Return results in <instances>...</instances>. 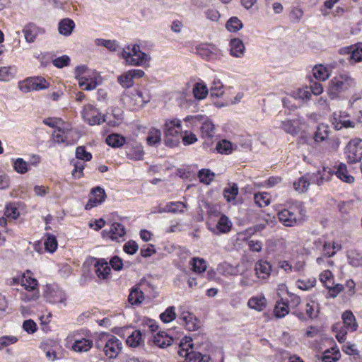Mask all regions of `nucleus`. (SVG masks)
<instances>
[{
	"mask_svg": "<svg viewBox=\"0 0 362 362\" xmlns=\"http://www.w3.org/2000/svg\"><path fill=\"white\" fill-rule=\"evenodd\" d=\"M305 209L301 202L296 201L288 209L281 210L278 213L279 221L284 226L293 227L303 223L305 220Z\"/></svg>",
	"mask_w": 362,
	"mask_h": 362,
	"instance_id": "nucleus-1",
	"label": "nucleus"
},
{
	"mask_svg": "<svg viewBox=\"0 0 362 362\" xmlns=\"http://www.w3.org/2000/svg\"><path fill=\"white\" fill-rule=\"evenodd\" d=\"M194 344L191 337H185L179 344L177 354L183 360L177 362H211V357L208 355H202L199 352L193 350Z\"/></svg>",
	"mask_w": 362,
	"mask_h": 362,
	"instance_id": "nucleus-2",
	"label": "nucleus"
},
{
	"mask_svg": "<svg viewBox=\"0 0 362 362\" xmlns=\"http://www.w3.org/2000/svg\"><path fill=\"white\" fill-rule=\"evenodd\" d=\"M356 84L354 79L348 74H341L332 78L327 88V93L332 100L339 97L342 92L354 86Z\"/></svg>",
	"mask_w": 362,
	"mask_h": 362,
	"instance_id": "nucleus-3",
	"label": "nucleus"
},
{
	"mask_svg": "<svg viewBox=\"0 0 362 362\" xmlns=\"http://www.w3.org/2000/svg\"><path fill=\"white\" fill-rule=\"evenodd\" d=\"M96 347L102 349L105 355L112 359L117 358L122 350V344L116 337L105 334L96 342Z\"/></svg>",
	"mask_w": 362,
	"mask_h": 362,
	"instance_id": "nucleus-4",
	"label": "nucleus"
},
{
	"mask_svg": "<svg viewBox=\"0 0 362 362\" xmlns=\"http://www.w3.org/2000/svg\"><path fill=\"white\" fill-rule=\"evenodd\" d=\"M122 57L126 62L132 66H141L147 61V54L141 51L138 45H134L132 48L129 46L123 49Z\"/></svg>",
	"mask_w": 362,
	"mask_h": 362,
	"instance_id": "nucleus-5",
	"label": "nucleus"
},
{
	"mask_svg": "<svg viewBox=\"0 0 362 362\" xmlns=\"http://www.w3.org/2000/svg\"><path fill=\"white\" fill-rule=\"evenodd\" d=\"M344 154L349 164L360 162L362 158V139H351L345 147Z\"/></svg>",
	"mask_w": 362,
	"mask_h": 362,
	"instance_id": "nucleus-6",
	"label": "nucleus"
},
{
	"mask_svg": "<svg viewBox=\"0 0 362 362\" xmlns=\"http://www.w3.org/2000/svg\"><path fill=\"white\" fill-rule=\"evenodd\" d=\"M123 100L130 108L136 109L143 107L150 100V98L148 95L144 96L141 90L134 89L130 93H125Z\"/></svg>",
	"mask_w": 362,
	"mask_h": 362,
	"instance_id": "nucleus-7",
	"label": "nucleus"
},
{
	"mask_svg": "<svg viewBox=\"0 0 362 362\" xmlns=\"http://www.w3.org/2000/svg\"><path fill=\"white\" fill-rule=\"evenodd\" d=\"M83 117L90 125L100 124L105 121V118L101 117L98 110L92 105L85 106L83 111Z\"/></svg>",
	"mask_w": 362,
	"mask_h": 362,
	"instance_id": "nucleus-8",
	"label": "nucleus"
},
{
	"mask_svg": "<svg viewBox=\"0 0 362 362\" xmlns=\"http://www.w3.org/2000/svg\"><path fill=\"white\" fill-rule=\"evenodd\" d=\"M105 198L106 194L104 189L100 187L93 188L90 191V197L85 206V209L86 210L91 209L105 202Z\"/></svg>",
	"mask_w": 362,
	"mask_h": 362,
	"instance_id": "nucleus-9",
	"label": "nucleus"
},
{
	"mask_svg": "<svg viewBox=\"0 0 362 362\" xmlns=\"http://www.w3.org/2000/svg\"><path fill=\"white\" fill-rule=\"evenodd\" d=\"M180 324L189 331H194L199 329V323L197 317L188 311H183L179 315Z\"/></svg>",
	"mask_w": 362,
	"mask_h": 362,
	"instance_id": "nucleus-10",
	"label": "nucleus"
},
{
	"mask_svg": "<svg viewBox=\"0 0 362 362\" xmlns=\"http://www.w3.org/2000/svg\"><path fill=\"white\" fill-rule=\"evenodd\" d=\"M145 283L140 282L139 284L131 288L129 295L128 296V302L131 305H139L144 300V296L143 287L145 286Z\"/></svg>",
	"mask_w": 362,
	"mask_h": 362,
	"instance_id": "nucleus-11",
	"label": "nucleus"
},
{
	"mask_svg": "<svg viewBox=\"0 0 362 362\" xmlns=\"http://www.w3.org/2000/svg\"><path fill=\"white\" fill-rule=\"evenodd\" d=\"M255 274L258 278L265 279L270 275L272 271V265L266 260L259 259L255 264Z\"/></svg>",
	"mask_w": 362,
	"mask_h": 362,
	"instance_id": "nucleus-12",
	"label": "nucleus"
},
{
	"mask_svg": "<svg viewBox=\"0 0 362 362\" xmlns=\"http://www.w3.org/2000/svg\"><path fill=\"white\" fill-rule=\"evenodd\" d=\"M181 130L180 120L177 119H168L165 123V136H174L180 134Z\"/></svg>",
	"mask_w": 362,
	"mask_h": 362,
	"instance_id": "nucleus-13",
	"label": "nucleus"
},
{
	"mask_svg": "<svg viewBox=\"0 0 362 362\" xmlns=\"http://www.w3.org/2000/svg\"><path fill=\"white\" fill-rule=\"evenodd\" d=\"M146 335V329L143 332L140 329L134 330L127 339V344L132 347H137L144 343V336Z\"/></svg>",
	"mask_w": 362,
	"mask_h": 362,
	"instance_id": "nucleus-14",
	"label": "nucleus"
},
{
	"mask_svg": "<svg viewBox=\"0 0 362 362\" xmlns=\"http://www.w3.org/2000/svg\"><path fill=\"white\" fill-rule=\"evenodd\" d=\"M209 92V88L202 81L195 83L192 88L194 97L199 100L204 99L208 95Z\"/></svg>",
	"mask_w": 362,
	"mask_h": 362,
	"instance_id": "nucleus-15",
	"label": "nucleus"
},
{
	"mask_svg": "<svg viewBox=\"0 0 362 362\" xmlns=\"http://www.w3.org/2000/svg\"><path fill=\"white\" fill-rule=\"evenodd\" d=\"M173 341V339L164 332H159L153 337V343L162 349L170 346Z\"/></svg>",
	"mask_w": 362,
	"mask_h": 362,
	"instance_id": "nucleus-16",
	"label": "nucleus"
},
{
	"mask_svg": "<svg viewBox=\"0 0 362 362\" xmlns=\"http://www.w3.org/2000/svg\"><path fill=\"white\" fill-rule=\"evenodd\" d=\"M39 28L33 23L27 24L23 30L25 40L29 43L33 42L39 33Z\"/></svg>",
	"mask_w": 362,
	"mask_h": 362,
	"instance_id": "nucleus-17",
	"label": "nucleus"
},
{
	"mask_svg": "<svg viewBox=\"0 0 362 362\" xmlns=\"http://www.w3.org/2000/svg\"><path fill=\"white\" fill-rule=\"evenodd\" d=\"M95 272L100 279H106L110 272L108 263L103 259H98L95 264Z\"/></svg>",
	"mask_w": 362,
	"mask_h": 362,
	"instance_id": "nucleus-18",
	"label": "nucleus"
},
{
	"mask_svg": "<svg viewBox=\"0 0 362 362\" xmlns=\"http://www.w3.org/2000/svg\"><path fill=\"white\" fill-rule=\"evenodd\" d=\"M230 54L233 57H240L245 52V45L243 41L238 38L232 39L230 41Z\"/></svg>",
	"mask_w": 362,
	"mask_h": 362,
	"instance_id": "nucleus-19",
	"label": "nucleus"
},
{
	"mask_svg": "<svg viewBox=\"0 0 362 362\" xmlns=\"http://www.w3.org/2000/svg\"><path fill=\"white\" fill-rule=\"evenodd\" d=\"M342 320L344 327L351 330L355 331L357 329L358 324L356 322L355 316L350 310H346L342 314Z\"/></svg>",
	"mask_w": 362,
	"mask_h": 362,
	"instance_id": "nucleus-20",
	"label": "nucleus"
},
{
	"mask_svg": "<svg viewBox=\"0 0 362 362\" xmlns=\"http://www.w3.org/2000/svg\"><path fill=\"white\" fill-rule=\"evenodd\" d=\"M45 296L47 300L52 303H64L66 300V294L60 290L47 292Z\"/></svg>",
	"mask_w": 362,
	"mask_h": 362,
	"instance_id": "nucleus-21",
	"label": "nucleus"
},
{
	"mask_svg": "<svg viewBox=\"0 0 362 362\" xmlns=\"http://www.w3.org/2000/svg\"><path fill=\"white\" fill-rule=\"evenodd\" d=\"M75 27L74 22L69 18H64L59 23V32L61 35L69 36L71 34Z\"/></svg>",
	"mask_w": 362,
	"mask_h": 362,
	"instance_id": "nucleus-22",
	"label": "nucleus"
},
{
	"mask_svg": "<svg viewBox=\"0 0 362 362\" xmlns=\"http://www.w3.org/2000/svg\"><path fill=\"white\" fill-rule=\"evenodd\" d=\"M93 346V341L88 339H77L72 345V349L76 352H86Z\"/></svg>",
	"mask_w": 362,
	"mask_h": 362,
	"instance_id": "nucleus-23",
	"label": "nucleus"
},
{
	"mask_svg": "<svg viewBox=\"0 0 362 362\" xmlns=\"http://www.w3.org/2000/svg\"><path fill=\"white\" fill-rule=\"evenodd\" d=\"M31 272L30 270H27L25 274H23L21 281L22 286H25V288L28 291H34L37 286V281L30 276Z\"/></svg>",
	"mask_w": 362,
	"mask_h": 362,
	"instance_id": "nucleus-24",
	"label": "nucleus"
},
{
	"mask_svg": "<svg viewBox=\"0 0 362 362\" xmlns=\"http://www.w3.org/2000/svg\"><path fill=\"white\" fill-rule=\"evenodd\" d=\"M335 174L338 178L346 183H352L354 181V177L348 174L347 167L344 163L339 165Z\"/></svg>",
	"mask_w": 362,
	"mask_h": 362,
	"instance_id": "nucleus-25",
	"label": "nucleus"
},
{
	"mask_svg": "<svg viewBox=\"0 0 362 362\" xmlns=\"http://www.w3.org/2000/svg\"><path fill=\"white\" fill-rule=\"evenodd\" d=\"M161 141V132L160 130L151 128L146 137L147 144L149 146H157L160 144Z\"/></svg>",
	"mask_w": 362,
	"mask_h": 362,
	"instance_id": "nucleus-26",
	"label": "nucleus"
},
{
	"mask_svg": "<svg viewBox=\"0 0 362 362\" xmlns=\"http://www.w3.org/2000/svg\"><path fill=\"white\" fill-rule=\"evenodd\" d=\"M109 233L110 238L113 240H118L119 238L125 235L124 226L119 223H113L110 227Z\"/></svg>",
	"mask_w": 362,
	"mask_h": 362,
	"instance_id": "nucleus-27",
	"label": "nucleus"
},
{
	"mask_svg": "<svg viewBox=\"0 0 362 362\" xmlns=\"http://www.w3.org/2000/svg\"><path fill=\"white\" fill-rule=\"evenodd\" d=\"M329 127L324 124L318 125L313 138L315 142H322L326 140L329 136Z\"/></svg>",
	"mask_w": 362,
	"mask_h": 362,
	"instance_id": "nucleus-28",
	"label": "nucleus"
},
{
	"mask_svg": "<svg viewBox=\"0 0 362 362\" xmlns=\"http://www.w3.org/2000/svg\"><path fill=\"white\" fill-rule=\"evenodd\" d=\"M125 141V138L118 134H111L106 138V143L113 148L122 146Z\"/></svg>",
	"mask_w": 362,
	"mask_h": 362,
	"instance_id": "nucleus-29",
	"label": "nucleus"
},
{
	"mask_svg": "<svg viewBox=\"0 0 362 362\" xmlns=\"http://www.w3.org/2000/svg\"><path fill=\"white\" fill-rule=\"evenodd\" d=\"M209 90L212 98H219L224 93V86L219 79H214Z\"/></svg>",
	"mask_w": 362,
	"mask_h": 362,
	"instance_id": "nucleus-30",
	"label": "nucleus"
},
{
	"mask_svg": "<svg viewBox=\"0 0 362 362\" xmlns=\"http://www.w3.org/2000/svg\"><path fill=\"white\" fill-rule=\"evenodd\" d=\"M232 227V223L226 215H221L217 224L216 229L220 233L229 232Z\"/></svg>",
	"mask_w": 362,
	"mask_h": 362,
	"instance_id": "nucleus-31",
	"label": "nucleus"
},
{
	"mask_svg": "<svg viewBox=\"0 0 362 362\" xmlns=\"http://www.w3.org/2000/svg\"><path fill=\"white\" fill-rule=\"evenodd\" d=\"M200 129L202 138L212 139L214 137L215 134L214 125L211 122L207 119L205 120L203 122Z\"/></svg>",
	"mask_w": 362,
	"mask_h": 362,
	"instance_id": "nucleus-32",
	"label": "nucleus"
},
{
	"mask_svg": "<svg viewBox=\"0 0 362 362\" xmlns=\"http://www.w3.org/2000/svg\"><path fill=\"white\" fill-rule=\"evenodd\" d=\"M310 184L309 178L307 177V175H304L293 182V188L298 192H305L308 190Z\"/></svg>",
	"mask_w": 362,
	"mask_h": 362,
	"instance_id": "nucleus-33",
	"label": "nucleus"
},
{
	"mask_svg": "<svg viewBox=\"0 0 362 362\" xmlns=\"http://www.w3.org/2000/svg\"><path fill=\"white\" fill-rule=\"evenodd\" d=\"M340 352L338 349L332 348L324 352L322 358V362H337L340 358Z\"/></svg>",
	"mask_w": 362,
	"mask_h": 362,
	"instance_id": "nucleus-34",
	"label": "nucleus"
},
{
	"mask_svg": "<svg viewBox=\"0 0 362 362\" xmlns=\"http://www.w3.org/2000/svg\"><path fill=\"white\" fill-rule=\"evenodd\" d=\"M247 305L252 309L261 311L266 307V299L264 297H253L248 300Z\"/></svg>",
	"mask_w": 362,
	"mask_h": 362,
	"instance_id": "nucleus-35",
	"label": "nucleus"
},
{
	"mask_svg": "<svg viewBox=\"0 0 362 362\" xmlns=\"http://www.w3.org/2000/svg\"><path fill=\"white\" fill-rule=\"evenodd\" d=\"M347 258L349 264L353 267H362V254L356 250H351L348 252Z\"/></svg>",
	"mask_w": 362,
	"mask_h": 362,
	"instance_id": "nucleus-36",
	"label": "nucleus"
},
{
	"mask_svg": "<svg viewBox=\"0 0 362 362\" xmlns=\"http://www.w3.org/2000/svg\"><path fill=\"white\" fill-rule=\"evenodd\" d=\"M186 207L185 204L181 202H173L168 204L165 208H163V211H160V213L163 212H171V213H176L177 211L179 212H183V209Z\"/></svg>",
	"mask_w": 362,
	"mask_h": 362,
	"instance_id": "nucleus-37",
	"label": "nucleus"
},
{
	"mask_svg": "<svg viewBox=\"0 0 362 362\" xmlns=\"http://www.w3.org/2000/svg\"><path fill=\"white\" fill-rule=\"evenodd\" d=\"M313 72L315 78L318 80L325 81L329 77L328 70L321 64L315 66Z\"/></svg>",
	"mask_w": 362,
	"mask_h": 362,
	"instance_id": "nucleus-38",
	"label": "nucleus"
},
{
	"mask_svg": "<svg viewBox=\"0 0 362 362\" xmlns=\"http://www.w3.org/2000/svg\"><path fill=\"white\" fill-rule=\"evenodd\" d=\"M238 194V187L236 183H233L223 190V196L228 202L234 200Z\"/></svg>",
	"mask_w": 362,
	"mask_h": 362,
	"instance_id": "nucleus-39",
	"label": "nucleus"
},
{
	"mask_svg": "<svg viewBox=\"0 0 362 362\" xmlns=\"http://www.w3.org/2000/svg\"><path fill=\"white\" fill-rule=\"evenodd\" d=\"M215 176L214 173L209 169H202L198 173V177L201 182L206 185L210 184Z\"/></svg>",
	"mask_w": 362,
	"mask_h": 362,
	"instance_id": "nucleus-40",
	"label": "nucleus"
},
{
	"mask_svg": "<svg viewBox=\"0 0 362 362\" xmlns=\"http://www.w3.org/2000/svg\"><path fill=\"white\" fill-rule=\"evenodd\" d=\"M117 81L123 88H129L134 85V79L129 71H127L118 76Z\"/></svg>",
	"mask_w": 362,
	"mask_h": 362,
	"instance_id": "nucleus-41",
	"label": "nucleus"
},
{
	"mask_svg": "<svg viewBox=\"0 0 362 362\" xmlns=\"http://www.w3.org/2000/svg\"><path fill=\"white\" fill-rule=\"evenodd\" d=\"M30 80L33 82V85L32 86L33 90L46 89L49 87V83L41 76L32 77L30 78Z\"/></svg>",
	"mask_w": 362,
	"mask_h": 362,
	"instance_id": "nucleus-42",
	"label": "nucleus"
},
{
	"mask_svg": "<svg viewBox=\"0 0 362 362\" xmlns=\"http://www.w3.org/2000/svg\"><path fill=\"white\" fill-rule=\"evenodd\" d=\"M232 143L227 140H221L216 144V150L220 153L228 154L232 152Z\"/></svg>",
	"mask_w": 362,
	"mask_h": 362,
	"instance_id": "nucleus-43",
	"label": "nucleus"
},
{
	"mask_svg": "<svg viewBox=\"0 0 362 362\" xmlns=\"http://www.w3.org/2000/svg\"><path fill=\"white\" fill-rule=\"evenodd\" d=\"M226 27L230 32H236L243 28V23L237 17H231L227 21Z\"/></svg>",
	"mask_w": 362,
	"mask_h": 362,
	"instance_id": "nucleus-44",
	"label": "nucleus"
},
{
	"mask_svg": "<svg viewBox=\"0 0 362 362\" xmlns=\"http://www.w3.org/2000/svg\"><path fill=\"white\" fill-rule=\"evenodd\" d=\"M144 152L141 145H136L128 153L129 158L134 160H141L144 158Z\"/></svg>",
	"mask_w": 362,
	"mask_h": 362,
	"instance_id": "nucleus-45",
	"label": "nucleus"
},
{
	"mask_svg": "<svg viewBox=\"0 0 362 362\" xmlns=\"http://www.w3.org/2000/svg\"><path fill=\"white\" fill-rule=\"evenodd\" d=\"M71 163L74 165V169L72 170L71 174L74 178H80L83 176V170L84 169V163L79 160H72Z\"/></svg>",
	"mask_w": 362,
	"mask_h": 362,
	"instance_id": "nucleus-46",
	"label": "nucleus"
},
{
	"mask_svg": "<svg viewBox=\"0 0 362 362\" xmlns=\"http://www.w3.org/2000/svg\"><path fill=\"white\" fill-rule=\"evenodd\" d=\"M305 312L310 319L317 317L319 313L318 305L314 301L308 303L306 305Z\"/></svg>",
	"mask_w": 362,
	"mask_h": 362,
	"instance_id": "nucleus-47",
	"label": "nucleus"
},
{
	"mask_svg": "<svg viewBox=\"0 0 362 362\" xmlns=\"http://www.w3.org/2000/svg\"><path fill=\"white\" fill-rule=\"evenodd\" d=\"M274 313L277 317H283L288 313V305L284 302H277L274 308Z\"/></svg>",
	"mask_w": 362,
	"mask_h": 362,
	"instance_id": "nucleus-48",
	"label": "nucleus"
},
{
	"mask_svg": "<svg viewBox=\"0 0 362 362\" xmlns=\"http://www.w3.org/2000/svg\"><path fill=\"white\" fill-rule=\"evenodd\" d=\"M175 317V308L173 306L168 308L165 311L160 315V320L165 323L173 321Z\"/></svg>",
	"mask_w": 362,
	"mask_h": 362,
	"instance_id": "nucleus-49",
	"label": "nucleus"
},
{
	"mask_svg": "<svg viewBox=\"0 0 362 362\" xmlns=\"http://www.w3.org/2000/svg\"><path fill=\"white\" fill-rule=\"evenodd\" d=\"M256 204L259 207L266 206L269 204V199L267 193H257L254 196Z\"/></svg>",
	"mask_w": 362,
	"mask_h": 362,
	"instance_id": "nucleus-50",
	"label": "nucleus"
},
{
	"mask_svg": "<svg viewBox=\"0 0 362 362\" xmlns=\"http://www.w3.org/2000/svg\"><path fill=\"white\" fill-rule=\"evenodd\" d=\"M45 246L47 251L54 252L57 247V240L56 237L53 235L48 234L47 238L45 241Z\"/></svg>",
	"mask_w": 362,
	"mask_h": 362,
	"instance_id": "nucleus-51",
	"label": "nucleus"
},
{
	"mask_svg": "<svg viewBox=\"0 0 362 362\" xmlns=\"http://www.w3.org/2000/svg\"><path fill=\"white\" fill-rule=\"evenodd\" d=\"M192 262V265L195 272L202 273L206 270V264L204 259L193 258Z\"/></svg>",
	"mask_w": 362,
	"mask_h": 362,
	"instance_id": "nucleus-52",
	"label": "nucleus"
},
{
	"mask_svg": "<svg viewBox=\"0 0 362 362\" xmlns=\"http://www.w3.org/2000/svg\"><path fill=\"white\" fill-rule=\"evenodd\" d=\"M78 80L79 87L85 90H93L97 86V83L93 80L90 82H88V79L85 77H81Z\"/></svg>",
	"mask_w": 362,
	"mask_h": 362,
	"instance_id": "nucleus-53",
	"label": "nucleus"
},
{
	"mask_svg": "<svg viewBox=\"0 0 362 362\" xmlns=\"http://www.w3.org/2000/svg\"><path fill=\"white\" fill-rule=\"evenodd\" d=\"M76 157L79 160L89 161L92 158V155L86 151L84 146H78L76 149Z\"/></svg>",
	"mask_w": 362,
	"mask_h": 362,
	"instance_id": "nucleus-54",
	"label": "nucleus"
},
{
	"mask_svg": "<svg viewBox=\"0 0 362 362\" xmlns=\"http://www.w3.org/2000/svg\"><path fill=\"white\" fill-rule=\"evenodd\" d=\"M13 168L16 171L21 174L25 173L28 170V163L23 158H20L15 160Z\"/></svg>",
	"mask_w": 362,
	"mask_h": 362,
	"instance_id": "nucleus-55",
	"label": "nucleus"
},
{
	"mask_svg": "<svg viewBox=\"0 0 362 362\" xmlns=\"http://www.w3.org/2000/svg\"><path fill=\"white\" fill-rule=\"evenodd\" d=\"M316 283V280L315 278L309 279L306 281L305 280H298L297 281L298 287L303 291H307L315 286Z\"/></svg>",
	"mask_w": 362,
	"mask_h": 362,
	"instance_id": "nucleus-56",
	"label": "nucleus"
},
{
	"mask_svg": "<svg viewBox=\"0 0 362 362\" xmlns=\"http://www.w3.org/2000/svg\"><path fill=\"white\" fill-rule=\"evenodd\" d=\"M12 68L8 67H0V81H9L14 76L13 73L11 71Z\"/></svg>",
	"mask_w": 362,
	"mask_h": 362,
	"instance_id": "nucleus-57",
	"label": "nucleus"
},
{
	"mask_svg": "<svg viewBox=\"0 0 362 362\" xmlns=\"http://www.w3.org/2000/svg\"><path fill=\"white\" fill-rule=\"evenodd\" d=\"M281 127L288 134L295 135L298 134V130L291 120L281 122Z\"/></svg>",
	"mask_w": 362,
	"mask_h": 362,
	"instance_id": "nucleus-58",
	"label": "nucleus"
},
{
	"mask_svg": "<svg viewBox=\"0 0 362 362\" xmlns=\"http://www.w3.org/2000/svg\"><path fill=\"white\" fill-rule=\"evenodd\" d=\"M180 135L165 136L164 142L168 147H175L180 144Z\"/></svg>",
	"mask_w": 362,
	"mask_h": 362,
	"instance_id": "nucleus-59",
	"label": "nucleus"
},
{
	"mask_svg": "<svg viewBox=\"0 0 362 362\" xmlns=\"http://www.w3.org/2000/svg\"><path fill=\"white\" fill-rule=\"evenodd\" d=\"M325 286L329 289V295L331 298H335L337 296V295L344 288V286L340 284H337L333 286L326 284Z\"/></svg>",
	"mask_w": 362,
	"mask_h": 362,
	"instance_id": "nucleus-60",
	"label": "nucleus"
},
{
	"mask_svg": "<svg viewBox=\"0 0 362 362\" xmlns=\"http://www.w3.org/2000/svg\"><path fill=\"white\" fill-rule=\"evenodd\" d=\"M70 62V58L67 55H64L56 58L52 61L53 64L57 68H62L68 66Z\"/></svg>",
	"mask_w": 362,
	"mask_h": 362,
	"instance_id": "nucleus-61",
	"label": "nucleus"
},
{
	"mask_svg": "<svg viewBox=\"0 0 362 362\" xmlns=\"http://www.w3.org/2000/svg\"><path fill=\"white\" fill-rule=\"evenodd\" d=\"M18 341L16 337L4 336L0 337V350L7 347L10 344H13Z\"/></svg>",
	"mask_w": 362,
	"mask_h": 362,
	"instance_id": "nucleus-62",
	"label": "nucleus"
},
{
	"mask_svg": "<svg viewBox=\"0 0 362 362\" xmlns=\"http://www.w3.org/2000/svg\"><path fill=\"white\" fill-rule=\"evenodd\" d=\"M139 246L134 240L127 242L124 245V251L129 255H134L138 250Z\"/></svg>",
	"mask_w": 362,
	"mask_h": 362,
	"instance_id": "nucleus-63",
	"label": "nucleus"
},
{
	"mask_svg": "<svg viewBox=\"0 0 362 362\" xmlns=\"http://www.w3.org/2000/svg\"><path fill=\"white\" fill-rule=\"evenodd\" d=\"M33 85V81L30 80V78L25 79L23 81H20L18 83V88L23 93H28L33 90L32 86Z\"/></svg>",
	"mask_w": 362,
	"mask_h": 362,
	"instance_id": "nucleus-64",
	"label": "nucleus"
}]
</instances>
